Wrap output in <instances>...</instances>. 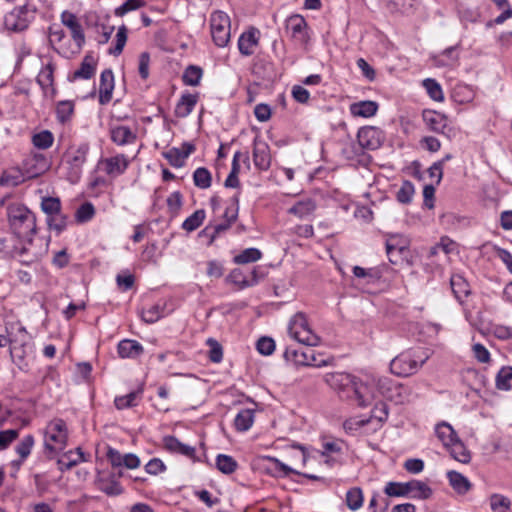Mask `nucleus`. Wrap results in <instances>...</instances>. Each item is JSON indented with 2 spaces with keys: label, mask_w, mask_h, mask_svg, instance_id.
I'll return each mask as SVG.
<instances>
[{
  "label": "nucleus",
  "mask_w": 512,
  "mask_h": 512,
  "mask_svg": "<svg viewBox=\"0 0 512 512\" xmlns=\"http://www.w3.org/2000/svg\"><path fill=\"white\" fill-rule=\"evenodd\" d=\"M512 367H502L496 375V388L503 391L511 389Z\"/></svg>",
  "instance_id": "36"
},
{
  "label": "nucleus",
  "mask_w": 512,
  "mask_h": 512,
  "mask_svg": "<svg viewBox=\"0 0 512 512\" xmlns=\"http://www.w3.org/2000/svg\"><path fill=\"white\" fill-rule=\"evenodd\" d=\"M198 101L197 94L186 93L183 94L176 104L175 116L178 118L187 117L194 109Z\"/></svg>",
  "instance_id": "22"
},
{
  "label": "nucleus",
  "mask_w": 512,
  "mask_h": 512,
  "mask_svg": "<svg viewBox=\"0 0 512 512\" xmlns=\"http://www.w3.org/2000/svg\"><path fill=\"white\" fill-rule=\"evenodd\" d=\"M61 22L70 30L72 39L78 49H81L85 44V34L76 15L69 11H63L61 14Z\"/></svg>",
  "instance_id": "12"
},
{
  "label": "nucleus",
  "mask_w": 512,
  "mask_h": 512,
  "mask_svg": "<svg viewBox=\"0 0 512 512\" xmlns=\"http://www.w3.org/2000/svg\"><path fill=\"white\" fill-rule=\"evenodd\" d=\"M238 202H239L238 197L234 196L231 199L230 205L226 207L224 214H223V218L225 219V221H227L231 224H233L237 220V217H238V211H239Z\"/></svg>",
  "instance_id": "60"
},
{
  "label": "nucleus",
  "mask_w": 512,
  "mask_h": 512,
  "mask_svg": "<svg viewBox=\"0 0 512 512\" xmlns=\"http://www.w3.org/2000/svg\"><path fill=\"white\" fill-rule=\"evenodd\" d=\"M162 314V307L159 304H155L147 309H143L142 319L144 322L151 324L157 322L162 317Z\"/></svg>",
  "instance_id": "54"
},
{
  "label": "nucleus",
  "mask_w": 512,
  "mask_h": 512,
  "mask_svg": "<svg viewBox=\"0 0 512 512\" xmlns=\"http://www.w3.org/2000/svg\"><path fill=\"white\" fill-rule=\"evenodd\" d=\"M34 445V437L32 435H26L16 446V452L20 456L21 460H25L31 452Z\"/></svg>",
  "instance_id": "53"
},
{
  "label": "nucleus",
  "mask_w": 512,
  "mask_h": 512,
  "mask_svg": "<svg viewBox=\"0 0 512 512\" xmlns=\"http://www.w3.org/2000/svg\"><path fill=\"white\" fill-rule=\"evenodd\" d=\"M309 327L306 316L298 312L290 320L288 331L290 336L295 334V331H302Z\"/></svg>",
  "instance_id": "51"
},
{
  "label": "nucleus",
  "mask_w": 512,
  "mask_h": 512,
  "mask_svg": "<svg viewBox=\"0 0 512 512\" xmlns=\"http://www.w3.org/2000/svg\"><path fill=\"white\" fill-rule=\"evenodd\" d=\"M111 140L119 146L132 144L136 141V134L127 126L118 125L110 130Z\"/></svg>",
  "instance_id": "19"
},
{
  "label": "nucleus",
  "mask_w": 512,
  "mask_h": 512,
  "mask_svg": "<svg viewBox=\"0 0 512 512\" xmlns=\"http://www.w3.org/2000/svg\"><path fill=\"white\" fill-rule=\"evenodd\" d=\"M163 445L166 450L171 453H177L188 458L195 457V448L180 442L174 436H166L163 438Z\"/></svg>",
  "instance_id": "18"
},
{
  "label": "nucleus",
  "mask_w": 512,
  "mask_h": 512,
  "mask_svg": "<svg viewBox=\"0 0 512 512\" xmlns=\"http://www.w3.org/2000/svg\"><path fill=\"white\" fill-rule=\"evenodd\" d=\"M231 22L223 11H214L210 16L211 36L216 46L225 47L230 41Z\"/></svg>",
  "instance_id": "6"
},
{
  "label": "nucleus",
  "mask_w": 512,
  "mask_h": 512,
  "mask_svg": "<svg viewBox=\"0 0 512 512\" xmlns=\"http://www.w3.org/2000/svg\"><path fill=\"white\" fill-rule=\"evenodd\" d=\"M253 162L255 167L262 171L268 170L271 165L270 147L259 138H255L253 142Z\"/></svg>",
  "instance_id": "11"
},
{
  "label": "nucleus",
  "mask_w": 512,
  "mask_h": 512,
  "mask_svg": "<svg viewBox=\"0 0 512 512\" xmlns=\"http://www.w3.org/2000/svg\"><path fill=\"white\" fill-rule=\"evenodd\" d=\"M257 350L263 355H270L275 350V342L270 337H261L256 344Z\"/></svg>",
  "instance_id": "64"
},
{
  "label": "nucleus",
  "mask_w": 512,
  "mask_h": 512,
  "mask_svg": "<svg viewBox=\"0 0 512 512\" xmlns=\"http://www.w3.org/2000/svg\"><path fill=\"white\" fill-rule=\"evenodd\" d=\"M242 157H243L245 163H249V156L247 153L242 154L240 151H237L234 154L233 160H232L231 171L225 180L226 187L236 188L239 186V179H238V174L240 172L239 161Z\"/></svg>",
  "instance_id": "24"
},
{
  "label": "nucleus",
  "mask_w": 512,
  "mask_h": 512,
  "mask_svg": "<svg viewBox=\"0 0 512 512\" xmlns=\"http://www.w3.org/2000/svg\"><path fill=\"white\" fill-rule=\"evenodd\" d=\"M144 5H145V1L144 0H127L121 6L116 8L115 15L119 16V17H122L126 13H128L130 11H133V10H136L138 8H141Z\"/></svg>",
  "instance_id": "58"
},
{
  "label": "nucleus",
  "mask_w": 512,
  "mask_h": 512,
  "mask_svg": "<svg viewBox=\"0 0 512 512\" xmlns=\"http://www.w3.org/2000/svg\"><path fill=\"white\" fill-rule=\"evenodd\" d=\"M95 214V208L92 203H83L76 211V220L80 223L87 222L93 218Z\"/></svg>",
  "instance_id": "55"
},
{
  "label": "nucleus",
  "mask_w": 512,
  "mask_h": 512,
  "mask_svg": "<svg viewBox=\"0 0 512 512\" xmlns=\"http://www.w3.org/2000/svg\"><path fill=\"white\" fill-rule=\"evenodd\" d=\"M291 337L297 340L299 343L310 347L316 346L320 341V338L311 330L310 327L302 331H295V334Z\"/></svg>",
  "instance_id": "39"
},
{
  "label": "nucleus",
  "mask_w": 512,
  "mask_h": 512,
  "mask_svg": "<svg viewBox=\"0 0 512 512\" xmlns=\"http://www.w3.org/2000/svg\"><path fill=\"white\" fill-rule=\"evenodd\" d=\"M88 151V144H81L77 149L68 154L67 164L69 165V172L67 178L71 183H76L80 179L82 167L87 160Z\"/></svg>",
  "instance_id": "8"
},
{
  "label": "nucleus",
  "mask_w": 512,
  "mask_h": 512,
  "mask_svg": "<svg viewBox=\"0 0 512 512\" xmlns=\"http://www.w3.org/2000/svg\"><path fill=\"white\" fill-rule=\"evenodd\" d=\"M18 436L19 431L16 429L0 431V450L6 449Z\"/></svg>",
  "instance_id": "63"
},
{
  "label": "nucleus",
  "mask_w": 512,
  "mask_h": 512,
  "mask_svg": "<svg viewBox=\"0 0 512 512\" xmlns=\"http://www.w3.org/2000/svg\"><path fill=\"white\" fill-rule=\"evenodd\" d=\"M436 435L445 447L449 446L453 441L457 440V436L452 426L448 423H441L436 426Z\"/></svg>",
  "instance_id": "33"
},
{
  "label": "nucleus",
  "mask_w": 512,
  "mask_h": 512,
  "mask_svg": "<svg viewBox=\"0 0 512 512\" xmlns=\"http://www.w3.org/2000/svg\"><path fill=\"white\" fill-rule=\"evenodd\" d=\"M384 492L389 497H404L410 495L414 499H428L432 489L424 482L412 480L409 482H388Z\"/></svg>",
  "instance_id": "5"
},
{
  "label": "nucleus",
  "mask_w": 512,
  "mask_h": 512,
  "mask_svg": "<svg viewBox=\"0 0 512 512\" xmlns=\"http://www.w3.org/2000/svg\"><path fill=\"white\" fill-rule=\"evenodd\" d=\"M205 219V211L203 209L196 210L182 224V228L188 232H192L200 227Z\"/></svg>",
  "instance_id": "44"
},
{
  "label": "nucleus",
  "mask_w": 512,
  "mask_h": 512,
  "mask_svg": "<svg viewBox=\"0 0 512 512\" xmlns=\"http://www.w3.org/2000/svg\"><path fill=\"white\" fill-rule=\"evenodd\" d=\"M54 65L49 62L39 72L37 76V82L43 89H47L53 86L54 82Z\"/></svg>",
  "instance_id": "35"
},
{
  "label": "nucleus",
  "mask_w": 512,
  "mask_h": 512,
  "mask_svg": "<svg viewBox=\"0 0 512 512\" xmlns=\"http://www.w3.org/2000/svg\"><path fill=\"white\" fill-rule=\"evenodd\" d=\"M415 189L410 181H404L397 191L396 199L402 204H408L412 201Z\"/></svg>",
  "instance_id": "49"
},
{
  "label": "nucleus",
  "mask_w": 512,
  "mask_h": 512,
  "mask_svg": "<svg viewBox=\"0 0 512 512\" xmlns=\"http://www.w3.org/2000/svg\"><path fill=\"white\" fill-rule=\"evenodd\" d=\"M292 356V360L299 365L321 367L327 365V361L319 359L315 354V351L309 347L302 349H287L285 356L288 358Z\"/></svg>",
  "instance_id": "10"
},
{
  "label": "nucleus",
  "mask_w": 512,
  "mask_h": 512,
  "mask_svg": "<svg viewBox=\"0 0 512 512\" xmlns=\"http://www.w3.org/2000/svg\"><path fill=\"white\" fill-rule=\"evenodd\" d=\"M10 354L13 362L21 369L27 370L28 362L27 357V345L21 346L20 344H11Z\"/></svg>",
  "instance_id": "32"
},
{
  "label": "nucleus",
  "mask_w": 512,
  "mask_h": 512,
  "mask_svg": "<svg viewBox=\"0 0 512 512\" xmlns=\"http://www.w3.org/2000/svg\"><path fill=\"white\" fill-rule=\"evenodd\" d=\"M317 208L315 200L310 197H306L298 200L294 205L288 209V213L292 214L300 219L308 217L314 213Z\"/></svg>",
  "instance_id": "21"
},
{
  "label": "nucleus",
  "mask_w": 512,
  "mask_h": 512,
  "mask_svg": "<svg viewBox=\"0 0 512 512\" xmlns=\"http://www.w3.org/2000/svg\"><path fill=\"white\" fill-rule=\"evenodd\" d=\"M407 246L404 241H400L397 237H390L386 241V252L389 257V261L393 264L397 263V260L393 258L395 252L402 253L406 250Z\"/></svg>",
  "instance_id": "40"
},
{
  "label": "nucleus",
  "mask_w": 512,
  "mask_h": 512,
  "mask_svg": "<svg viewBox=\"0 0 512 512\" xmlns=\"http://www.w3.org/2000/svg\"><path fill=\"white\" fill-rule=\"evenodd\" d=\"M23 181V175L19 170L4 171L0 176V185L5 187H15Z\"/></svg>",
  "instance_id": "42"
},
{
  "label": "nucleus",
  "mask_w": 512,
  "mask_h": 512,
  "mask_svg": "<svg viewBox=\"0 0 512 512\" xmlns=\"http://www.w3.org/2000/svg\"><path fill=\"white\" fill-rule=\"evenodd\" d=\"M99 165L105 173L111 177L123 174L129 166V160L124 154L102 159Z\"/></svg>",
  "instance_id": "13"
},
{
  "label": "nucleus",
  "mask_w": 512,
  "mask_h": 512,
  "mask_svg": "<svg viewBox=\"0 0 512 512\" xmlns=\"http://www.w3.org/2000/svg\"><path fill=\"white\" fill-rule=\"evenodd\" d=\"M54 141L53 134L49 130H43L32 137V143L38 149H48Z\"/></svg>",
  "instance_id": "46"
},
{
  "label": "nucleus",
  "mask_w": 512,
  "mask_h": 512,
  "mask_svg": "<svg viewBox=\"0 0 512 512\" xmlns=\"http://www.w3.org/2000/svg\"><path fill=\"white\" fill-rule=\"evenodd\" d=\"M447 448L449 449L451 457L456 461H459L464 464L470 462V452L459 439L453 441L449 446H447Z\"/></svg>",
  "instance_id": "30"
},
{
  "label": "nucleus",
  "mask_w": 512,
  "mask_h": 512,
  "mask_svg": "<svg viewBox=\"0 0 512 512\" xmlns=\"http://www.w3.org/2000/svg\"><path fill=\"white\" fill-rule=\"evenodd\" d=\"M423 119L431 130L438 133H443L447 126L446 116L435 111H425Z\"/></svg>",
  "instance_id": "27"
},
{
  "label": "nucleus",
  "mask_w": 512,
  "mask_h": 512,
  "mask_svg": "<svg viewBox=\"0 0 512 512\" xmlns=\"http://www.w3.org/2000/svg\"><path fill=\"white\" fill-rule=\"evenodd\" d=\"M254 422V410L243 409L239 411L234 420L237 431H247Z\"/></svg>",
  "instance_id": "31"
},
{
  "label": "nucleus",
  "mask_w": 512,
  "mask_h": 512,
  "mask_svg": "<svg viewBox=\"0 0 512 512\" xmlns=\"http://www.w3.org/2000/svg\"><path fill=\"white\" fill-rule=\"evenodd\" d=\"M203 71L200 67L190 65L183 73V82L189 86H197L202 78Z\"/></svg>",
  "instance_id": "41"
},
{
  "label": "nucleus",
  "mask_w": 512,
  "mask_h": 512,
  "mask_svg": "<svg viewBox=\"0 0 512 512\" xmlns=\"http://www.w3.org/2000/svg\"><path fill=\"white\" fill-rule=\"evenodd\" d=\"M423 86L425 87L428 95L435 101L441 102L444 100V95L440 84L431 78H427L423 81Z\"/></svg>",
  "instance_id": "47"
},
{
  "label": "nucleus",
  "mask_w": 512,
  "mask_h": 512,
  "mask_svg": "<svg viewBox=\"0 0 512 512\" xmlns=\"http://www.w3.org/2000/svg\"><path fill=\"white\" fill-rule=\"evenodd\" d=\"M262 256V253L257 248H247L240 254L234 257V262L237 264H248L258 261Z\"/></svg>",
  "instance_id": "43"
},
{
  "label": "nucleus",
  "mask_w": 512,
  "mask_h": 512,
  "mask_svg": "<svg viewBox=\"0 0 512 512\" xmlns=\"http://www.w3.org/2000/svg\"><path fill=\"white\" fill-rule=\"evenodd\" d=\"M259 43V30L251 28L241 34L238 39V49L244 56H251Z\"/></svg>",
  "instance_id": "14"
},
{
  "label": "nucleus",
  "mask_w": 512,
  "mask_h": 512,
  "mask_svg": "<svg viewBox=\"0 0 512 512\" xmlns=\"http://www.w3.org/2000/svg\"><path fill=\"white\" fill-rule=\"evenodd\" d=\"M97 62L95 58L87 54L79 67L76 71L73 73V79H90L94 76L95 70H96Z\"/></svg>",
  "instance_id": "26"
},
{
  "label": "nucleus",
  "mask_w": 512,
  "mask_h": 512,
  "mask_svg": "<svg viewBox=\"0 0 512 512\" xmlns=\"http://www.w3.org/2000/svg\"><path fill=\"white\" fill-rule=\"evenodd\" d=\"M127 35V27L125 25L120 26L115 36V45L109 49V54L119 56L123 52L127 42Z\"/></svg>",
  "instance_id": "38"
},
{
  "label": "nucleus",
  "mask_w": 512,
  "mask_h": 512,
  "mask_svg": "<svg viewBox=\"0 0 512 512\" xmlns=\"http://www.w3.org/2000/svg\"><path fill=\"white\" fill-rule=\"evenodd\" d=\"M490 506L495 512H500V509L508 510L511 506V501L504 495L492 494L490 496Z\"/></svg>",
  "instance_id": "57"
},
{
  "label": "nucleus",
  "mask_w": 512,
  "mask_h": 512,
  "mask_svg": "<svg viewBox=\"0 0 512 512\" xmlns=\"http://www.w3.org/2000/svg\"><path fill=\"white\" fill-rule=\"evenodd\" d=\"M450 284L458 301L462 302L470 294L469 284L461 275H453Z\"/></svg>",
  "instance_id": "29"
},
{
  "label": "nucleus",
  "mask_w": 512,
  "mask_h": 512,
  "mask_svg": "<svg viewBox=\"0 0 512 512\" xmlns=\"http://www.w3.org/2000/svg\"><path fill=\"white\" fill-rule=\"evenodd\" d=\"M67 224V217L60 212L48 217V225L51 229L61 232L65 229Z\"/></svg>",
  "instance_id": "61"
},
{
  "label": "nucleus",
  "mask_w": 512,
  "mask_h": 512,
  "mask_svg": "<svg viewBox=\"0 0 512 512\" xmlns=\"http://www.w3.org/2000/svg\"><path fill=\"white\" fill-rule=\"evenodd\" d=\"M429 358L430 353L426 349H410L392 359L390 370L397 376L408 377L417 373Z\"/></svg>",
  "instance_id": "2"
},
{
  "label": "nucleus",
  "mask_w": 512,
  "mask_h": 512,
  "mask_svg": "<svg viewBox=\"0 0 512 512\" xmlns=\"http://www.w3.org/2000/svg\"><path fill=\"white\" fill-rule=\"evenodd\" d=\"M194 185L200 189H207L211 186L212 176L208 169L197 168L193 173Z\"/></svg>",
  "instance_id": "37"
},
{
  "label": "nucleus",
  "mask_w": 512,
  "mask_h": 512,
  "mask_svg": "<svg viewBox=\"0 0 512 512\" xmlns=\"http://www.w3.org/2000/svg\"><path fill=\"white\" fill-rule=\"evenodd\" d=\"M307 23L301 15H292L286 20V28L291 31L293 38L303 39Z\"/></svg>",
  "instance_id": "28"
},
{
  "label": "nucleus",
  "mask_w": 512,
  "mask_h": 512,
  "mask_svg": "<svg viewBox=\"0 0 512 512\" xmlns=\"http://www.w3.org/2000/svg\"><path fill=\"white\" fill-rule=\"evenodd\" d=\"M114 89V74L112 70L106 69L100 75L99 103L105 105L112 99Z\"/></svg>",
  "instance_id": "15"
},
{
  "label": "nucleus",
  "mask_w": 512,
  "mask_h": 512,
  "mask_svg": "<svg viewBox=\"0 0 512 512\" xmlns=\"http://www.w3.org/2000/svg\"><path fill=\"white\" fill-rule=\"evenodd\" d=\"M378 110V104L374 101L366 100L356 102L350 105V112L355 117H372Z\"/></svg>",
  "instance_id": "25"
},
{
  "label": "nucleus",
  "mask_w": 512,
  "mask_h": 512,
  "mask_svg": "<svg viewBox=\"0 0 512 512\" xmlns=\"http://www.w3.org/2000/svg\"><path fill=\"white\" fill-rule=\"evenodd\" d=\"M210 346L209 359L214 363H219L223 358L222 346L214 339L210 338L207 341Z\"/></svg>",
  "instance_id": "62"
},
{
  "label": "nucleus",
  "mask_w": 512,
  "mask_h": 512,
  "mask_svg": "<svg viewBox=\"0 0 512 512\" xmlns=\"http://www.w3.org/2000/svg\"><path fill=\"white\" fill-rule=\"evenodd\" d=\"M363 500V492L358 487H353L346 493V505L352 511L359 510L363 505Z\"/></svg>",
  "instance_id": "34"
},
{
  "label": "nucleus",
  "mask_w": 512,
  "mask_h": 512,
  "mask_svg": "<svg viewBox=\"0 0 512 512\" xmlns=\"http://www.w3.org/2000/svg\"><path fill=\"white\" fill-rule=\"evenodd\" d=\"M36 9L29 10L27 5L14 8L4 18L5 27L15 32L27 29Z\"/></svg>",
  "instance_id": "7"
},
{
  "label": "nucleus",
  "mask_w": 512,
  "mask_h": 512,
  "mask_svg": "<svg viewBox=\"0 0 512 512\" xmlns=\"http://www.w3.org/2000/svg\"><path fill=\"white\" fill-rule=\"evenodd\" d=\"M7 213L10 227L19 238L29 239L36 233V217L26 206L11 204Z\"/></svg>",
  "instance_id": "3"
},
{
  "label": "nucleus",
  "mask_w": 512,
  "mask_h": 512,
  "mask_svg": "<svg viewBox=\"0 0 512 512\" xmlns=\"http://www.w3.org/2000/svg\"><path fill=\"white\" fill-rule=\"evenodd\" d=\"M6 331L9 337L10 344H20L26 346L29 342L30 336L26 331V328L17 322L6 327Z\"/></svg>",
  "instance_id": "23"
},
{
  "label": "nucleus",
  "mask_w": 512,
  "mask_h": 512,
  "mask_svg": "<svg viewBox=\"0 0 512 512\" xmlns=\"http://www.w3.org/2000/svg\"><path fill=\"white\" fill-rule=\"evenodd\" d=\"M87 461L84 452L80 447L64 453L57 461L61 471L69 470L81 462Z\"/></svg>",
  "instance_id": "20"
},
{
  "label": "nucleus",
  "mask_w": 512,
  "mask_h": 512,
  "mask_svg": "<svg viewBox=\"0 0 512 512\" xmlns=\"http://www.w3.org/2000/svg\"><path fill=\"white\" fill-rule=\"evenodd\" d=\"M357 139L362 148L376 150L382 145L384 134L377 127L366 126L359 129Z\"/></svg>",
  "instance_id": "9"
},
{
  "label": "nucleus",
  "mask_w": 512,
  "mask_h": 512,
  "mask_svg": "<svg viewBox=\"0 0 512 512\" xmlns=\"http://www.w3.org/2000/svg\"><path fill=\"white\" fill-rule=\"evenodd\" d=\"M42 211L49 216L61 211V201L57 197H44L41 201Z\"/></svg>",
  "instance_id": "50"
},
{
  "label": "nucleus",
  "mask_w": 512,
  "mask_h": 512,
  "mask_svg": "<svg viewBox=\"0 0 512 512\" xmlns=\"http://www.w3.org/2000/svg\"><path fill=\"white\" fill-rule=\"evenodd\" d=\"M449 485L458 495H465L472 489V483L463 474L450 470L447 472Z\"/></svg>",
  "instance_id": "17"
},
{
  "label": "nucleus",
  "mask_w": 512,
  "mask_h": 512,
  "mask_svg": "<svg viewBox=\"0 0 512 512\" xmlns=\"http://www.w3.org/2000/svg\"><path fill=\"white\" fill-rule=\"evenodd\" d=\"M74 111V104L71 101H61L56 108L57 118L61 123L68 121Z\"/></svg>",
  "instance_id": "52"
},
{
  "label": "nucleus",
  "mask_w": 512,
  "mask_h": 512,
  "mask_svg": "<svg viewBox=\"0 0 512 512\" xmlns=\"http://www.w3.org/2000/svg\"><path fill=\"white\" fill-rule=\"evenodd\" d=\"M163 156L174 167H182L184 164L185 158L179 148H171L167 152L163 153Z\"/></svg>",
  "instance_id": "59"
},
{
  "label": "nucleus",
  "mask_w": 512,
  "mask_h": 512,
  "mask_svg": "<svg viewBox=\"0 0 512 512\" xmlns=\"http://www.w3.org/2000/svg\"><path fill=\"white\" fill-rule=\"evenodd\" d=\"M226 281L236 285L240 289L251 285L243 271L240 269H233L227 276Z\"/></svg>",
  "instance_id": "56"
},
{
  "label": "nucleus",
  "mask_w": 512,
  "mask_h": 512,
  "mask_svg": "<svg viewBox=\"0 0 512 512\" xmlns=\"http://www.w3.org/2000/svg\"><path fill=\"white\" fill-rule=\"evenodd\" d=\"M140 396V391H133L124 396H117L114 404L118 410L131 408L137 405V400Z\"/></svg>",
  "instance_id": "45"
},
{
  "label": "nucleus",
  "mask_w": 512,
  "mask_h": 512,
  "mask_svg": "<svg viewBox=\"0 0 512 512\" xmlns=\"http://www.w3.org/2000/svg\"><path fill=\"white\" fill-rule=\"evenodd\" d=\"M117 352L120 358L135 359L144 352L143 346L136 340L124 339L118 343Z\"/></svg>",
  "instance_id": "16"
},
{
  "label": "nucleus",
  "mask_w": 512,
  "mask_h": 512,
  "mask_svg": "<svg viewBox=\"0 0 512 512\" xmlns=\"http://www.w3.org/2000/svg\"><path fill=\"white\" fill-rule=\"evenodd\" d=\"M217 468L224 474H231L237 468V462L228 455L220 454L216 458Z\"/></svg>",
  "instance_id": "48"
},
{
  "label": "nucleus",
  "mask_w": 512,
  "mask_h": 512,
  "mask_svg": "<svg viewBox=\"0 0 512 512\" xmlns=\"http://www.w3.org/2000/svg\"><path fill=\"white\" fill-rule=\"evenodd\" d=\"M325 382L335 390L339 397L366 407L376 398V391L388 400L402 403L403 385L393 383L389 378H368L365 382L345 372H333L325 375Z\"/></svg>",
  "instance_id": "1"
},
{
  "label": "nucleus",
  "mask_w": 512,
  "mask_h": 512,
  "mask_svg": "<svg viewBox=\"0 0 512 512\" xmlns=\"http://www.w3.org/2000/svg\"><path fill=\"white\" fill-rule=\"evenodd\" d=\"M67 428L61 419H55L48 423L44 433L45 453L49 458L62 451L67 445Z\"/></svg>",
  "instance_id": "4"
}]
</instances>
